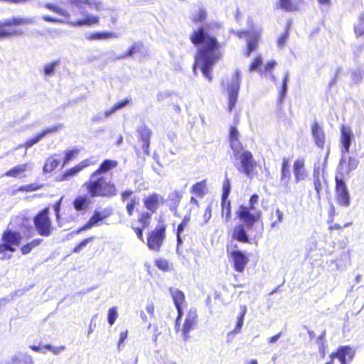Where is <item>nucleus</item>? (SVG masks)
<instances>
[{
  "mask_svg": "<svg viewBox=\"0 0 364 364\" xmlns=\"http://www.w3.org/2000/svg\"><path fill=\"white\" fill-rule=\"evenodd\" d=\"M259 196L256 193L252 194L250 199L248 205H240L236 211L237 218L242 222H245L248 229H253L254 225L257 223H261V230L258 232L257 235L255 237H259L262 234V212L261 210H257L254 213L252 211L255 210V205H257L259 202Z\"/></svg>",
  "mask_w": 364,
  "mask_h": 364,
  "instance_id": "4",
  "label": "nucleus"
},
{
  "mask_svg": "<svg viewBox=\"0 0 364 364\" xmlns=\"http://www.w3.org/2000/svg\"><path fill=\"white\" fill-rule=\"evenodd\" d=\"M328 225H329L328 230L331 235H333V232L336 231V234L338 235L342 236L343 233V229L350 226L352 225V222L344 223L343 225L333 222V223H329Z\"/></svg>",
  "mask_w": 364,
  "mask_h": 364,
  "instance_id": "39",
  "label": "nucleus"
},
{
  "mask_svg": "<svg viewBox=\"0 0 364 364\" xmlns=\"http://www.w3.org/2000/svg\"><path fill=\"white\" fill-rule=\"evenodd\" d=\"M93 228L92 225L90 223L89 220L81 227L77 228L76 230H75L73 232L75 234H79L83 231L87 230Z\"/></svg>",
  "mask_w": 364,
  "mask_h": 364,
  "instance_id": "63",
  "label": "nucleus"
},
{
  "mask_svg": "<svg viewBox=\"0 0 364 364\" xmlns=\"http://www.w3.org/2000/svg\"><path fill=\"white\" fill-rule=\"evenodd\" d=\"M290 180L289 160L287 158H283L281 166L280 183L285 187H288Z\"/></svg>",
  "mask_w": 364,
  "mask_h": 364,
  "instance_id": "26",
  "label": "nucleus"
},
{
  "mask_svg": "<svg viewBox=\"0 0 364 364\" xmlns=\"http://www.w3.org/2000/svg\"><path fill=\"white\" fill-rule=\"evenodd\" d=\"M117 36L112 32H95L90 33L87 36L88 41L107 40L116 37Z\"/></svg>",
  "mask_w": 364,
  "mask_h": 364,
  "instance_id": "38",
  "label": "nucleus"
},
{
  "mask_svg": "<svg viewBox=\"0 0 364 364\" xmlns=\"http://www.w3.org/2000/svg\"><path fill=\"white\" fill-rule=\"evenodd\" d=\"M21 239V235L18 232L11 230H6L4 231L1 239L0 255H4L6 252H15L16 247L20 245Z\"/></svg>",
  "mask_w": 364,
  "mask_h": 364,
  "instance_id": "10",
  "label": "nucleus"
},
{
  "mask_svg": "<svg viewBox=\"0 0 364 364\" xmlns=\"http://www.w3.org/2000/svg\"><path fill=\"white\" fill-rule=\"evenodd\" d=\"M328 215V218L327 220L328 224L333 223V222H334V218L336 215V208L333 204H331Z\"/></svg>",
  "mask_w": 364,
  "mask_h": 364,
  "instance_id": "61",
  "label": "nucleus"
},
{
  "mask_svg": "<svg viewBox=\"0 0 364 364\" xmlns=\"http://www.w3.org/2000/svg\"><path fill=\"white\" fill-rule=\"evenodd\" d=\"M58 65V61H53L46 64L43 68V73L46 75H52L55 73V67Z\"/></svg>",
  "mask_w": 364,
  "mask_h": 364,
  "instance_id": "55",
  "label": "nucleus"
},
{
  "mask_svg": "<svg viewBox=\"0 0 364 364\" xmlns=\"http://www.w3.org/2000/svg\"><path fill=\"white\" fill-rule=\"evenodd\" d=\"M289 81V73L287 72L282 79V87L278 95V102L282 105L285 99L287 92V84Z\"/></svg>",
  "mask_w": 364,
  "mask_h": 364,
  "instance_id": "41",
  "label": "nucleus"
},
{
  "mask_svg": "<svg viewBox=\"0 0 364 364\" xmlns=\"http://www.w3.org/2000/svg\"><path fill=\"white\" fill-rule=\"evenodd\" d=\"M198 314L196 309H190L186 316L182 328V335L184 338L189 337V333L193 330L198 323Z\"/></svg>",
  "mask_w": 364,
  "mask_h": 364,
  "instance_id": "16",
  "label": "nucleus"
},
{
  "mask_svg": "<svg viewBox=\"0 0 364 364\" xmlns=\"http://www.w3.org/2000/svg\"><path fill=\"white\" fill-rule=\"evenodd\" d=\"M262 63V58L261 55H257L252 63L250 64L249 70L250 72L256 70Z\"/></svg>",
  "mask_w": 364,
  "mask_h": 364,
  "instance_id": "56",
  "label": "nucleus"
},
{
  "mask_svg": "<svg viewBox=\"0 0 364 364\" xmlns=\"http://www.w3.org/2000/svg\"><path fill=\"white\" fill-rule=\"evenodd\" d=\"M58 130V126H53L50 127L46 128L38 132L36 136L33 137L28 139L26 140L23 144H19L18 146V148H23L24 147L26 149H28L31 147H32L33 145L37 144L40 140H41L43 138H44L46 135L56 132Z\"/></svg>",
  "mask_w": 364,
  "mask_h": 364,
  "instance_id": "17",
  "label": "nucleus"
},
{
  "mask_svg": "<svg viewBox=\"0 0 364 364\" xmlns=\"http://www.w3.org/2000/svg\"><path fill=\"white\" fill-rule=\"evenodd\" d=\"M168 291L171 294L175 307L186 304V296L182 291L170 287Z\"/></svg>",
  "mask_w": 364,
  "mask_h": 364,
  "instance_id": "35",
  "label": "nucleus"
},
{
  "mask_svg": "<svg viewBox=\"0 0 364 364\" xmlns=\"http://www.w3.org/2000/svg\"><path fill=\"white\" fill-rule=\"evenodd\" d=\"M283 213L279 209H276L271 212L269 220H271L270 226L272 228L277 227L283 220Z\"/></svg>",
  "mask_w": 364,
  "mask_h": 364,
  "instance_id": "40",
  "label": "nucleus"
},
{
  "mask_svg": "<svg viewBox=\"0 0 364 364\" xmlns=\"http://www.w3.org/2000/svg\"><path fill=\"white\" fill-rule=\"evenodd\" d=\"M34 21L30 18L13 17L0 21V39L23 34L21 30L14 28L15 26L31 24Z\"/></svg>",
  "mask_w": 364,
  "mask_h": 364,
  "instance_id": "6",
  "label": "nucleus"
},
{
  "mask_svg": "<svg viewBox=\"0 0 364 364\" xmlns=\"http://www.w3.org/2000/svg\"><path fill=\"white\" fill-rule=\"evenodd\" d=\"M129 102L130 100L129 99H124L122 101L117 102L109 109L105 111V115L106 117L111 115L117 110L124 108L129 103Z\"/></svg>",
  "mask_w": 364,
  "mask_h": 364,
  "instance_id": "49",
  "label": "nucleus"
},
{
  "mask_svg": "<svg viewBox=\"0 0 364 364\" xmlns=\"http://www.w3.org/2000/svg\"><path fill=\"white\" fill-rule=\"evenodd\" d=\"M247 230H251L252 229H248L245 223L242 222L234 225L229 232V235L232 241L242 244H251L252 238L249 236Z\"/></svg>",
  "mask_w": 364,
  "mask_h": 364,
  "instance_id": "13",
  "label": "nucleus"
},
{
  "mask_svg": "<svg viewBox=\"0 0 364 364\" xmlns=\"http://www.w3.org/2000/svg\"><path fill=\"white\" fill-rule=\"evenodd\" d=\"M118 318L117 307L110 308L107 314V321L110 326H112Z\"/></svg>",
  "mask_w": 364,
  "mask_h": 364,
  "instance_id": "53",
  "label": "nucleus"
},
{
  "mask_svg": "<svg viewBox=\"0 0 364 364\" xmlns=\"http://www.w3.org/2000/svg\"><path fill=\"white\" fill-rule=\"evenodd\" d=\"M221 215L226 222L232 218L231 201L228 198H221Z\"/></svg>",
  "mask_w": 364,
  "mask_h": 364,
  "instance_id": "36",
  "label": "nucleus"
},
{
  "mask_svg": "<svg viewBox=\"0 0 364 364\" xmlns=\"http://www.w3.org/2000/svg\"><path fill=\"white\" fill-rule=\"evenodd\" d=\"M311 134L316 146L323 149L325 144V134L322 128L316 122L311 124Z\"/></svg>",
  "mask_w": 364,
  "mask_h": 364,
  "instance_id": "25",
  "label": "nucleus"
},
{
  "mask_svg": "<svg viewBox=\"0 0 364 364\" xmlns=\"http://www.w3.org/2000/svg\"><path fill=\"white\" fill-rule=\"evenodd\" d=\"M191 42L198 46L196 63H201V71L205 77L211 82L212 68L223 55L221 44L215 36L210 34L203 26L194 29L189 36Z\"/></svg>",
  "mask_w": 364,
  "mask_h": 364,
  "instance_id": "1",
  "label": "nucleus"
},
{
  "mask_svg": "<svg viewBox=\"0 0 364 364\" xmlns=\"http://www.w3.org/2000/svg\"><path fill=\"white\" fill-rule=\"evenodd\" d=\"M293 173L294 180L296 183L306 179L307 172L305 169V161L304 159H298L294 161L293 164Z\"/></svg>",
  "mask_w": 364,
  "mask_h": 364,
  "instance_id": "24",
  "label": "nucleus"
},
{
  "mask_svg": "<svg viewBox=\"0 0 364 364\" xmlns=\"http://www.w3.org/2000/svg\"><path fill=\"white\" fill-rule=\"evenodd\" d=\"M45 7L48 10L65 17V18L67 20V23L74 27L85 26H91L100 23V17L98 16L86 14L83 18L71 21L70 14L67 11L62 9L59 6L50 3H47L45 4Z\"/></svg>",
  "mask_w": 364,
  "mask_h": 364,
  "instance_id": "5",
  "label": "nucleus"
},
{
  "mask_svg": "<svg viewBox=\"0 0 364 364\" xmlns=\"http://www.w3.org/2000/svg\"><path fill=\"white\" fill-rule=\"evenodd\" d=\"M354 355L355 351L350 346H340L330 354V360L325 364H334L336 358L338 359L341 364H348V360H351Z\"/></svg>",
  "mask_w": 364,
  "mask_h": 364,
  "instance_id": "12",
  "label": "nucleus"
},
{
  "mask_svg": "<svg viewBox=\"0 0 364 364\" xmlns=\"http://www.w3.org/2000/svg\"><path fill=\"white\" fill-rule=\"evenodd\" d=\"M120 199L125 204V210L129 217H132L135 212L137 213L136 218L131 221L130 228L134 232L137 238L144 242V231L149 228L152 221L151 213L139 209L140 206L139 198L131 189H125L121 191Z\"/></svg>",
  "mask_w": 364,
  "mask_h": 364,
  "instance_id": "2",
  "label": "nucleus"
},
{
  "mask_svg": "<svg viewBox=\"0 0 364 364\" xmlns=\"http://www.w3.org/2000/svg\"><path fill=\"white\" fill-rule=\"evenodd\" d=\"M190 192L198 198H203L208 192L207 180L203 179L194 183L191 187Z\"/></svg>",
  "mask_w": 364,
  "mask_h": 364,
  "instance_id": "30",
  "label": "nucleus"
},
{
  "mask_svg": "<svg viewBox=\"0 0 364 364\" xmlns=\"http://www.w3.org/2000/svg\"><path fill=\"white\" fill-rule=\"evenodd\" d=\"M95 236H90L87 238L83 239L81 242H80L77 245L75 246V247L72 250V253H79L81 252L89 243L95 240Z\"/></svg>",
  "mask_w": 364,
  "mask_h": 364,
  "instance_id": "47",
  "label": "nucleus"
},
{
  "mask_svg": "<svg viewBox=\"0 0 364 364\" xmlns=\"http://www.w3.org/2000/svg\"><path fill=\"white\" fill-rule=\"evenodd\" d=\"M177 310V317L175 322V328L177 329L179 327V322L183 316V306H176Z\"/></svg>",
  "mask_w": 364,
  "mask_h": 364,
  "instance_id": "64",
  "label": "nucleus"
},
{
  "mask_svg": "<svg viewBox=\"0 0 364 364\" xmlns=\"http://www.w3.org/2000/svg\"><path fill=\"white\" fill-rule=\"evenodd\" d=\"M29 348L34 352L45 353L46 351H51L53 354L57 355L65 349L63 346L59 347H53L50 344H46L44 346H30Z\"/></svg>",
  "mask_w": 364,
  "mask_h": 364,
  "instance_id": "31",
  "label": "nucleus"
},
{
  "mask_svg": "<svg viewBox=\"0 0 364 364\" xmlns=\"http://www.w3.org/2000/svg\"><path fill=\"white\" fill-rule=\"evenodd\" d=\"M69 4L75 6L81 9L87 5L90 8L95 9L96 11H100L102 9V4L100 1L93 0H68Z\"/></svg>",
  "mask_w": 364,
  "mask_h": 364,
  "instance_id": "28",
  "label": "nucleus"
},
{
  "mask_svg": "<svg viewBox=\"0 0 364 364\" xmlns=\"http://www.w3.org/2000/svg\"><path fill=\"white\" fill-rule=\"evenodd\" d=\"M208 16V12L205 9L200 8L198 12L191 17L192 23L197 24L204 22Z\"/></svg>",
  "mask_w": 364,
  "mask_h": 364,
  "instance_id": "45",
  "label": "nucleus"
},
{
  "mask_svg": "<svg viewBox=\"0 0 364 364\" xmlns=\"http://www.w3.org/2000/svg\"><path fill=\"white\" fill-rule=\"evenodd\" d=\"M316 343L318 345V351L320 353V355L322 358H325L326 350H327V346L326 344V341L323 336H319L316 338Z\"/></svg>",
  "mask_w": 364,
  "mask_h": 364,
  "instance_id": "51",
  "label": "nucleus"
},
{
  "mask_svg": "<svg viewBox=\"0 0 364 364\" xmlns=\"http://www.w3.org/2000/svg\"><path fill=\"white\" fill-rule=\"evenodd\" d=\"M240 133L236 127L232 126L229 130V143L235 156H237L242 151L243 146L239 139Z\"/></svg>",
  "mask_w": 364,
  "mask_h": 364,
  "instance_id": "20",
  "label": "nucleus"
},
{
  "mask_svg": "<svg viewBox=\"0 0 364 364\" xmlns=\"http://www.w3.org/2000/svg\"><path fill=\"white\" fill-rule=\"evenodd\" d=\"M155 266L162 272H170L172 269V264L168 259L159 258L154 261Z\"/></svg>",
  "mask_w": 364,
  "mask_h": 364,
  "instance_id": "44",
  "label": "nucleus"
},
{
  "mask_svg": "<svg viewBox=\"0 0 364 364\" xmlns=\"http://www.w3.org/2000/svg\"><path fill=\"white\" fill-rule=\"evenodd\" d=\"M88 164L86 161H82L80 164H77L67 171H65L61 176L60 181H67L70 178L76 176L80 171H81L84 168L87 167Z\"/></svg>",
  "mask_w": 364,
  "mask_h": 364,
  "instance_id": "29",
  "label": "nucleus"
},
{
  "mask_svg": "<svg viewBox=\"0 0 364 364\" xmlns=\"http://www.w3.org/2000/svg\"><path fill=\"white\" fill-rule=\"evenodd\" d=\"M190 215H185L181 222V223L178 225L177 231H176V237H177V244L178 245L182 243V237L181 234L185 228H186L190 222Z\"/></svg>",
  "mask_w": 364,
  "mask_h": 364,
  "instance_id": "42",
  "label": "nucleus"
},
{
  "mask_svg": "<svg viewBox=\"0 0 364 364\" xmlns=\"http://www.w3.org/2000/svg\"><path fill=\"white\" fill-rule=\"evenodd\" d=\"M182 199V194L179 191H174L169 193L168 200L170 201L171 205L176 210Z\"/></svg>",
  "mask_w": 364,
  "mask_h": 364,
  "instance_id": "46",
  "label": "nucleus"
},
{
  "mask_svg": "<svg viewBox=\"0 0 364 364\" xmlns=\"http://www.w3.org/2000/svg\"><path fill=\"white\" fill-rule=\"evenodd\" d=\"M242 311L240 312V314H239V316L237 317V321L236 326H235V328L233 329V331H232L233 333H240L241 331V328L243 326L245 316V314L247 311V308L245 306H242Z\"/></svg>",
  "mask_w": 364,
  "mask_h": 364,
  "instance_id": "50",
  "label": "nucleus"
},
{
  "mask_svg": "<svg viewBox=\"0 0 364 364\" xmlns=\"http://www.w3.org/2000/svg\"><path fill=\"white\" fill-rule=\"evenodd\" d=\"M335 200L340 206L348 207L350 205V198L346 182L338 176L336 177Z\"/></svg>",
  "mask_w": 364,
  "mask_h": 364,
  "instance_id": "11",
  "label": "nucleus"
},
{
  "mask_svg": "<svg viewBox=\"0 0 364 364\" xmlns=\"http://www.w3.org/2000/svg\"><path fill=\"white\" fill-rule=\"evenodd\" d=\"M42 239L36 238L33 240L31 242L23 245L20 249L21 254L24 255H28L32 251L33 248L38 246L42 242Z\"/></svg>",
  "mask_w": 364,
  "mask_h": 364,
  "instance_id": "43",
  "label": "nucleus"
},
{
  "mask_svg": "<svg viewBox=\"0 0 364 364\" xmlns=\"http://www.w3.org/2000/svg\"><path fill=\"white\" fill-rule=\"evenodd\" d=\"M230 193V180L226 178L223 183V193L221 198H228Z\"/></svg>",
  "mask_w": 364,
  "mask_h": 364,
  "instance_id": "57",
  "label": "nucleus"
},
{
  "mask_svg": "<svg viewBox=\"0 0 364 364\" xmlns=\"http://www.w3.org/2000/svg\"><path fill=\"white\" fill-rule=\"evenodd\" d=\"M77 153V150H69L65 151V156L63 159V166L69 163L73 158L74 156Z\"/></svg>",
  "mask_w": 364,
  "mask_h": 364,
  "instance_id": "58",
  "label": "nucleus"
},
{
  "mask_svg": "<svg viewBox=\"0 0 364 364\" xmlns=\"http://www.w3.org/2000/svg\"><path fill=\"white\" fill-rule=\"evenodd\" d=\"M59 164L60 162L57 159L50 157L46 160L43 166V171L46 173L52 172L59 166Z\"/></svg>",
  "mask_w": 364,
  "mask_h": 364,
  "instance_id": "48",
  "label": "nucleus"
},
{
  "mask_svg": "<svg viewBox=\"0 0 364 364\" xmlns=\"http://www.w3.org/2000/svg\"><path fill=\"white\" fill-rule=\"evenodd\" d=\"M144 207L146 208L145 212L151 213V215L156 213L159 207L164 204V197L158 193L153 192L145 196L142 199Z\"/></svg>",
  "mask_w": 364,
  "mask_h": 364,
  "instance_id": "15",
  "label": "nucleus"
},
{
  "mask_svg": "<svg viewBox=\"0 0 364 364\" xmlns=\"http://www.w3.org/2000/svg\"><path fill=\"white\" fill-rule=\"evenodd\" d=\"M289 38V30H286L277 39V44L283 47Z\"/></svg>",
  "mask_w": 364,
  "mask_h": 364,
  "instance_id": "60",
  "label": "nucleus"
},
{
  "mask_svg": "<svg viewBox=\"0 0 364 364\" xmlns=\"http://www.w3.org/2000/svg\"><path fill=\"white\" fill-rule=\"evenodd\" d=\"M314 186L316 192L317 198H320L321 193V183L320 181L319 173L318 171L314 172Z\"/></svg>",
  "mask_w": 364,
  "mask_h": 364,
  "instance_id": "52",
  "label": "nucleus"
},
{
  "mask_svg": "<svg viewBox=\"0 0 364 364\" xmlns=\"http://www.w3.org/2000/svg\"><path fill=\"white\" fill-rule=\"evenodd\" d=\"M142 48H143V43L141 42L134 43L132 46H129V48L127 49V50L125 53H124L122 55L118 57V59L127 58L131 57V56L134 55V54H136V53L141 52Z\"/></svg>",
  "mask_w": 364,
  "mask_h": 364,
  "instance_id": "37",
  "label": "nucleus"
},
{
  "mask_svg": "<svg viewBox=\"0 0 364 364\" xmlns=\"http://www.w3.org/2000/svg\"><path fill=\"white\" fill-rule=\"evenodd\" d=\"M259 41V34L254 33L247 40V49L244 53L246 57H250L252 53L257 49Z\"/></svg>",
  "mask_w": 364,
  "mask_h": 364,
  "instance_id": "32",
  "label": "nucleus"
},
{
  "mask_svg": "<svg viewBox=\"0 0 364 364\" xmlns=\"http://www.w3.org/2000/svg\"><path fill=\"white\" fill-rule=\"evenodd\" d=\"M235 157L240 161L239 164L236 165V168L240 173H244L250 178L257 174V163L251 151L248 150L240 151Z\"/></svg>",
  "mask_w": 364,
  "mask_h": 364,
  "instance_id": "8",
  "label": "nucleus"
},
{
  "mask_svg": "<svg viewBox=\"0 0 364 364\" xmlns=\"http://www.w3.org/2000/svg\"><path fill=\"white\" fill-rule=\"evenodd\" d=\"M93 228L92 225L90 223L89 220L81 227L77 228L76 230H75L73 232L75 234H79L83 231L87 230Z\"/></svg>",
  "mask_w": 364,
  "mask_h": 364,
  "instance_id": "62",
  "label": "nucleus"
},
{
  "mask_svg": "<svg viewBox=\"0 0 364 364\" xmlns=\"http://www.w3.org/2000/svg\"><path fill=\"white\" fill-rule=\"evenodd\" d=\"M353 132L349 127L345 125L341 126V143L342 146V151L346 154L349 151L351 144Z\"/></svg>",
  "mask_w": 364,
  "mask_h": 364,
  "instance_id": "23",
  "label": "nucleus"
},
{
  "mask_svg": "<svg viewBox=\"0 0 364 364\" xmlns=\"http://www.w3.org/2000/svg\"><path fill=\"white\" fill-rule=\"evenodd\" d=\"M90 201L89 196L87 195L78 196L73 203V207L77 211H83L90 205Z\"/></svg>",
  "mask_w": 364,
  "mask_h": 364,
  "instance_id": "34",
  "label": "nucleus"
},
{
  "mask_svg": "<svg viewBox=\"0 0 364 364\" xmlns=\"http://www.w3.org/2000/svg\"><path fill=\"white\" fill-rule=\"evenodd\" d=\"M82 187L91 198H111L118 194V188L112 181L107 180L105 176L98 175L94 172L91 173Z\"/></svg>",
  "mask_w": 364,
  "mask_h": 364,
  "instance_id": "3",
  "label": "nucleus"
},
{
  "mask_svg": "<svg viewBox=\"0 0 364 364\" xmlns=\"http://www.w3.org/2000/svg\"><path fill=\"white\" fill-rule=\"evenodd\" d=\"M49 213V207H46L41 210L33 218L35 228L41 236L48 237L52 233V220Z\"/></svg>",
  "mask_w": 364,
  "mask_h": 364,
  "instance_id": "9",
  "label": "nucleus"
},
{
  "mask_svg": "<svg viewBox=\"0 0 364 364\" xmlns=\"http://www.w3.org/2000/svg\"><path fill=\"white\" fill-rule=\"evenodd\" d=\"M277 6L286 12L299 10V4L296 0H277Z\"/></svg>",
  "mask_w": 364,
  "mask_h": 364,
  "instance_id": "33",
  "label": "nucleus"
},
{
  "mask_svg": "<svg viewBox=\"0 0 364 364\" xmlns=\"http://www.w3.org/2000/svg\"><path fill=\"white\" fill-rule=\"evenodd\" d=\"M136 132L139 134V140L142 143L141 149L143 152L149 155L150 139L152 136L151 129L149 127L144 125L138 127Z\"/></svg>",
  "mask_w": 364,
  "mask_h": 364,
  "instance_id": "18",
  "label": "nucleus"
},
{
  "mask_svg": "<svg viewBox=\"0 0 364 364\" xmlns=\"http://www.w3.org/2000/svg\"><path fill=\"white\" fill-rule=\"evenodd\" d=\"M114 210L111 206H107L102 210H95L92 215L89 218V221L95 227L104 220L112 216Z\"/></svg>",
  "mask_w": 364,
  "mask_h": 364,
  "instance_id": "21",
  "label": "nucleus"
},
{
  "mask_svg": "<svg viewBox=\"0 0 364 364\" xmlns=\"http://www.w3.org/2000/svg\"><path fill=\"white\" fill-rule=\"evenodd\" d=\"M354 31L358 36L364 35V14L360 16L358 23L355 26Z\"/></svg>",
  "mask_w": 364,
  "mask_h": 364,
  "instance_id": "54",
  "label": "nucleus"
},
{
  "mask_svg": "<svg viewBox=\"0 0 364 364\" xmlns=\"http://www.w3.org/2000/svg\"><path fill=\"white\" fill-rule=\"evenodd\" d=\"M229 258L234 270L242 273L246 269L250 259L247 254L239 250H235L230 252Z\"/></svg>",
  "mask_w": 364,
  "mask_h": 364,
  "instance_id": "14",
  "label": "nucleus"
},
{
  "mask_svg": "<svg viewBox=\"0 0 364 364\" xmlns=\"http://www.w3.org/2000/svg\"><path fill=\"white\" fill-rule=\"evenodd\" d=\"M240 90L239 73L235 75V80L228 87V106L229 112L234 109L237 100L238 92Z\"/></svg>",
  "mask_w": 364,
  "mask_h": 364,
  "instance_id": "19",
  "label": "nucleus"
},
{
  "mask_svg": "<svg viewBox=\"0 0 364 364\" xmlns=\"http://www.w3.org/2000/svg\"><path fill=\"white\" fill-rule=\"evenodd\" d=\"M118 166V161L112 159H105L100 164L99 167L93 172L101 176L116 168Z\"/></svg>",
  "mask_w": 364,
  "mask_h": 364,
  "instance_id": "27",
  "label": "nucleus"
},
{
  "mask_svg": "<svg viewBox=\"0 0 364 364\" xmlns=\"http://www.w3.org/2000/svg\"><path fill=\"white\" fill-rule=\"evenodd\" d=\"M167 225L164 223L157 225L149 231L146 237V245L150 250L159 252L166 237Z\"/></svg>",
  "mask_w": 364,
  "mask_h": 364,
  "instance_id": "7",
  "label": "nucleus"
},
{
  "mask_svg": "<svg viewBox=\"0 0 364 364\" xmlns=\"http://www.w3.org/2000/svg\"><path fill=\"white\" fill-rule=\"evenodd\" d=\"M30 168L31 166L28 163L18 164L4 173L3 176L13 178H23L26 177V172Z\"/></svg>",
  "mask_w": 364,
  "mask_h": 364,
  "instance_id": "22",
  "label": "nucleus"
},
{
  "mask_svg": "<svg viewBox=\"0 0 364 364\" xmlns=\"http://www.w3.org/2000/svg\"><path fill=\"white\" fill-rule=\"evenodd\" d=\"M277 63L275 60H270L266 63L264 67V69L260 70V74L263 75L266 73H271L272 70L274 68Z\"/></svg>",
  "mask_w": 364,
  "mask_h": 364,
  "instance_id": "59",
  "label": "nucleus"
}]
</instances>
